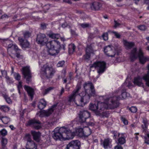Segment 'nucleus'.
Listing matches in <instances>:
<instances>
[{
  "label": "nucleus",
  "instance_id": "nucleus-1",
  "mask_svg": "<svg viewBox=\"0 0 149 149\" xmlns=\"http://www.w3.org/2000/svg\"><path fill=\"white\" fill-rule=\"evenodd\" d=\"M90 113L87 110H83L80 111L79 114V121L81 123H84L87 125L85 127L86 128V130L88 131V132H84V129L82 128H76L75 132L76 135L81 137H87L91 134L92 133V130L89 126H93L95 124L94 123L91 121L88 122L87 121V120L90 117Z\"/></svg>",
  "mask_w": 149,
  "mask_h": 149
},
{
  "label": "nucleus",
  "instance_id": "nucleus-2",
  "mask_svg": "<svg viewBox=\"0 0 149 149\" xmlns=\"http://www.w3.org/2000/svg\"><path fill=\"white\" fill-rule=\"evenodd\" d=\"M90 91L91 92L87 93L86 91H83L79 94L81 97L79 102L80 104L78 106L83 107L85 104L88 103L92 97H95L96 96V93L93 84L91 83L90 84Z\"/></svg>",
  "mask_w": 149,
  "mask_h": 149
},
{
  "label": "nucleus",
  "instance_id": "nucleus-3",
  "mask_svg": "<svg viewBox=\"0 0 149 149\" xmlns=\"http://www.w3.org/2000/svg\"><path fill=\"white\" fill-rule=\"evenodd\" d=\"M147 69L148 71L147 73L145 74L142 77L140 76H138L134 78L133 83L135 85L139 87L143 85V79L146 82V85L149 87V64L148 65Z\"/></svg>",
  "mask_w": 149,
  "mask_h": 149
},
{
  "label": "nucleus",
  "instance_id": "nucleus-4",
  "mask_svg": "<svg viewBox=\"0 0 149 149\" xmlns=\"http://www.w3.org/2000/svg\"><path fill=\"white\" fill-rule=\"evenodd\" d=\"M55 71L52 66L45 64L41 69V72L42 75L47 79L52 77L55 73Z\"/></svg>",
  "mask_w": 149,
  "mask_h": 149
},
{
  "label": "nucleus",
  "instance_id": "nucleus-5",
  "mask_svg": "<svg viewBox=\"0 0 149 149\" xmlns=\"http://www.w3.org/2000/svg\"><path fill=\"white\" fill-rule=\"evenodd\" d=\"M65 127H63L58 128H56L54 130L53 134V138L55 140H60L61 141H65V139L63 135L65 133Z\"/></svg>",
  "mask_w": 149,
  "mask_h": 149
},
{
  "label": "nucleus",
  "instance_id": "nucleus-6",
  "mask_svg": "<svg viewBox=\"0 0 149 149\" xmlns=\"http://www.w3.org/2000/svg\"><path fill=\"white\" fill-rule=\"evenodd\" d=\"M106 64L104 61H97L94 62L90 66L91 68H95L98 69L97 73L99 74L103 73L106 69Z\"/></svg>",
  "mask_w": 149,
  "mask_h": 149
},
{
  "label": "nucleus",
  "instance_id": "nucleus-7",
  "mask_svg": "<svg viewBox=\"0 0 149 149\" xmlns=\"http://www.w3.org/2000/svg\"><path fill=\"white\" fill-rule=\"evenodd\" d=\"M117 51L116 49L111 45L105 46L104 48V54L108 57H114Z\"/></svg>",
  "mask_w": 149,
  "mask_h": 149
},
{
  "label": "nucleus",
  "instance_id": "nucleus-8",
  "mask_svg": "<svg viewBox=\"0 0 149 149\" xmlns=\"http://www.w3.org/2000/svg\"><path fill=\"white\" fill-rule=\"evenodd\" d=\"M22 72L24 78L26 79L27 83H29L31 81V73L29 67L26 66L22 68Z\"/></svg>",
  "mask_w": 149,
  "mask_h": 149
},
{
  "label": "nucleus",
  "instance_id": "nucleus-9",
  "mask_svg": "<svg viewBox=\"0 0 149 149\" xmlns=\"http://www.w3.org/2000/svg\"><path fill=\"white\" fill-rule=\"evenodd\" d=\"M57 104L53 105L47 110H43L40 112L39 116L41 117H48L56 109Z\"/></svg>",
  "mask_w": 149,
  "mask_h": 149
},
{
  "label": "nucleus",
  "instance_id": "nucleus-10",
  "mask_svg": "<svg viewBox=\"0 0 149 149\" xmlns=\"http://www.w3.org/2000/svg\"><path fill=\"white\" fill-rule=\"evenodd\" d=\"M81 143L79 140H72L67 145L66 148L68 149L71 147L72 149H80Z\"/></svg>",
  "mask_w": 149,
  "mask_h": 149
},
{
  "label": "nucleus",
  "instance_id": "nucleus-11",
  "mask_svg": "<svg viewBox=\"0 0 149 149\" xmlns=\"http://www.w3.org/2000/svg\"><path fill=\"white\" fill-rule=\"evenodd\" d=\"M48 42V39L45 35L43 34H40L37 35L36 42L42 45H44Z\"/></svg>",
  "mask_w": 149,
  "mask_h": 149
},
{
  "label": "nucleus",
  "instance_id": "nucleus-12",
  "mask_svg": "<svg viewBox=\"0 0 149 149\" xmlns=\"http://www.w3.org/2000/svg\"><path fill=\"white\" fill-rule=\"evenodd\" d=\"M138 56L139 58L140 64L143 65L147 61H149V58L145 57L142 49H140L139 50Z\"/></svg>",
  "mask_w": 149,
  "mask_h": 149
},
{
  "label": "nucleus",
  "instance_id": "nucleus-13",
  "mask_svg": "<svg viewBox=\"0 0 149 149\" xmlns=\"http://www.w3.org/2000/svg\"><path fill=\"white\" fill-rule=\"evenodd\" d=\"M28 124L36 130H38L41 127L40 122L35 119L30 120L28 122Z\"/></svg>",
  "mask_w": 149,
  "mask_h": 149
},
{
  "label": "nucleus",
  "instance_id": "nucleus-14",
  "mask_svg": "<svg viewBox=\"0 0 149 149\" xmlns=\"http://www.w3.org/2000/svg\"><path fill=\"white\" fill-rule=\"evenodd\" d=\"M26 137L27 139L28 142L26 146L27 149H36V146L34 142L31 139V135L29 134L26 135Z\"/></svg>",
  "mask_w": 149,
  "mask_h": 149
},
{
  "label": "nucleus",
  "instance_id": "nucleus-15",
  "mask_svg": "<svg viewBox=\"0 0 149 149\" xmlns=\"http://www.w3.org/2000/svg\"><path fill=\"white\" fill-rule=\"evenodd\" d=\"M112 140L109 138L105 139L101 144L105 149L110 148L112 146Z\"/></svg>",
  "mask_w": 149,
  "mask_h": 149
},
{
  "label": "nucleus",
  "instance_id": "nucleus-16",
  "mask_svg": "<svg viewBox=\"0 0 149 149\" xmlns=\"http://www.w3.org/2000/svg\"><path fill=\"white\" fill-rule=\"evenodd\" d=\"M46 46L48 49L51 48H54V47L56 46V47L58 48L61 47L60 43L55 40L53 41H50L47 42L46 43Z\"/></svg>",
  "mask_w": 149,
  "mask_h": 149
},
{
  "label": "nucleus",
  "instance_id": "nucleus-17",
  "mask_svg": "<svg viewBox=\"0 0 149 149\" xmlns=\"http://www.w3.org/2000/svg\"><path fill=\"white\" fill-rule=\"evenodd\" d=\"M102 3L97 1L93 2L91 5L90 7L92 10H98L102 7Z\"/></svg>",
  "mask_w": 149,
  "mask_h": 149
},
{
  "label": "nucleus",
  "instance_id": "nucleus-18",
  "mask_svg": "<svg viewBox=\"0 0 149 149\" xmlns=\"http://www.w3.org/2000/svg\"><path fill=\"white\" fill-rule=\"evenodd\" d=\"M119 102L117 100L112 99L110 101V103L108 104V108L110 109H114L119 106Z\"/></svg>",
  "mask_w": 149,
  "mask_h": 149
},
{
  "label": "nucleus",
  "instance_id": "nucleus-19",
  "mask_svg": "<svg viewBox=\"0 0 149 149\" xmlns=\"http://www.w3.org/2000/svg\"><path fill=\"white\" fill-rule=\"evenodd\" d=\"M18 40L22 48H26L30 47V43L27 40H24L21 37L19 38Z\"/></svg>",
  "mask_w": 149,
  "mask_h": 149
},
{
  "label": "nucleus",
  "instance_id": "nucleus-20",
  "mask_svg": "<svg viewBox=\"0 0 149 149\" xmlns=\"http://www.w3.org/2000/svg\"><path fill=\"white\" fill-rule=\"evenodd\" d=\"M123 44L127 49H130L135 46V43L133 42L128 41L126 40H123Z\"/></svg>",
  "mask_w": 149,
  "mask_h": 149
},
{
  "label": "nucleus",
  "instance_id": "nucleus-21",
  "mask_svg": "<svg viewBox=\"0 0 149 149\" xmlns=\"http://www.w3.org/2000/svg\"><path fill=\"white\" fill-rule=\"evenodd\" d=\"M126 136L124 133H121L120 136L118 138L117 143L120 145H123L125 143Z\"/></svg>",
  "mask_w": 149,
  "mask_h": 149
},
{
  "label": "nucleus",
  "instance_id": "nucleus-22",
  "mask_svg": "<svg viewBox=\"0 0 149 149\" xmlns=\"http://www.w3.org/2000/svg\"><path fill=\"white\" fill-rule=\"evenodd\" d=\"M75 135V132L70 130H68L66 127V140L73 139Z\"/></svg>",
  "mask_w": 149,
  "mask_h": 149
},
{
  "label": "nucleus",
  "instance_id": "nucleus-23",
  "mask_svg": "<svg viewBox=\"0 0 149 149\" xmlns=\"http://www.w3.org/2000/svg\"><path fill=\"white\" fill-rule=\"evenodd\" d=\"M97 105L98 106V112H100L101 111L107 109L108 107V104H106L104 103L101 102L100 101L97 102Z\"/></svg>",
  "mask_w": 149,
  "mask_h": 149
},
{
  "label": "nucleus",
  "instance_id": "nucleus-24",
  "mask_svg": "<svg viewBox=\"0 0 149 149\" xmlns=\"http://www.w3.org/2000/svg\"><path fill=\"white\" fill-rule=\"evenodd\" d=\"M137 48H133L132 50L130 55V59L131 61H133L137 58Z\"/></svg>",
  "mask_w": 149,
  "mask_h": 149
},
{
  "label": "nucleus",
  "instance_id": "nucleus-25",
  "mask_svg": "<svg viewBox=\"0 0 149 149\" xmlns=\"http://www.w3.org/2000/svg\"><path fill=\"white\" fill-rule=\"evenodd\" d=\"M24 88L25 90L27 91L28 95L31 97V99L32 100L34 94L33 89L26 85H25Z\"/></svg>",
  "mask_w": 149,
  "mask_h": 149
},
{
  "label": "nucleus",
  "instance_id": "nucleus-26",
  "mask_svg": "<svg viewBox=\"0 0 149 149\" xmlns=\"http://www.w3.org/2000/svg\"><path fill=\"white\" fill-rule=\"evenodd\" d=\"M121 95L122 96L121 98L120 97V96L118 95L116 96V98L119 100L125 99L126 97H129L130 94L129 93L126 92L125 89H124L122 91Z\"/></svg>",
  "mask_w": 149,
  "mask_h": 149
},
{
  "label": "nucleus",
  "instance_id": "nucleus-27",
  "mask_svg": "<svg viewBox=\"0 0 149 149\" xmlns=\"http://www.w3.org/2000/svg\"><path fill=\"white\" fill-rule=\"evenodd\" d=\"M56 46L54 47V48H51L49 49L48 52L49 54L52 56H54L56 55L59 52L58 50H57L58 49H59L60 47L58 48L56 47Z\"/></svg>",
  "mask_w": 149,
  "mask_h": 149
},
{
  "label": "nucleus",
  "instance_id": "nucleus-28",
  "mask_svg": "<svg viewBox=\"0 0 149 149\" xmlns=\"http://www.w3.org/2000/svg\"><path fill=\"white\" fill-rule=\"evenodd\" d=\"M31 133L34 139L36 141H38L40 136V132H37L35 131H31Z\"/></svg>",
  "mask_w": 149,
  "mask_h": 149
},
{
  "label": "nucleus",
  "instance_id": "nucleus-29",
  "mask_svg": "<svg viewBox=\"0 0 149 149\" xmlns=\"http://www.w3.org/2000/svg\"><path fill=\"white\" fill-rule=\"evenodd\" d=\"M89 109L90 110L93 111L98 112L97 102L96 104L95 103L94 104L92 103L90 104L89 105Z\"/></svg>",
  "mask_w": 149,
  "mask_h": 149
},
{
  "label": "nucleus",
  "instance_id": "nucleus-30",
  "mask_svg": "<svg viewBox=\"0 0 149 149\" xmlns=\"http://www.w3.org/2000/svg\"><path fill=\"white\" fill-rule=\"evenodd\" d=\"M81 83H78L76 85L75 88L74 89L72 92L73 93L77 95H79L81 93H79V91L81 89Z\"/></svg>",
  "mask_w": 149,
  "mask_h": 149
},
{
  "label": "nucleus",
  "instance_id": "nucleus-31",
  "mask_svg": "<svg viewBox=\"0 0 149 149\" xmlns=\"http://www.w3.org/2000/svg\"><path fill=\"white\" fill-rule=\"evenodd\" d=\"M68 53L70 55L72 54L75 52L76 46L74 44L69 45L68 46Z\"/></svg>",
  "mask_w": 149,
  "mask_h": 149
},
{
  "label": "nucleus",
  "instance_id": "nucleus-32",
  "mask_svg": "<svg viewBox=\"0 0 149 149\" xmlns=\"http://www.w3.org/2000/svg\"><path fill=\"white\" fill-rule=\"evenodd\" d=\"M0 120L5 124H7L10 121V118L6 116H3L1 113H0Z\"/></svg>",
  "mask_w": 149,
  "mask_h": 149
},
{
  "label": "nucleus",
  "instance_id": "nucleus-33",
  "mask_svg": "<svg viewBox=\"0 0 149 149\" xmlns=\"http://www.w3.org/2000/svg\"><path fill=\"white\" fill-rule=\"evenodd\" d=\"M46 102L44 99H42L39 102L38 107L39 109H42L46 107Z\"/></svg>",
  "mask_w": 149,
  "mask_h": 149
},
{
  "label": "nucleus",
  "instance_id": "nucleus-34",
  "mask_svg": "<svg viewBox=\"0 0 149 149\" xmlns=\"http://www.w3.org/2000/svg\"><path fill=\"white\" fill-rule=\"evenodd\" d=\"M2 76L3 77H4L6 79L8 82L9 83H11L12 82V81L10 80L9 77L7 75V72L5 70H1Z\"/></svg>",
  "mask_w": 149,
  "mask_h": 149
},
{
  "label": "nucleus",
  "instance_id": "nucleus-35",
  "mask_svg": "<svg viewBox=\"0 0 149 149\" xmlns=\"http://www.w3.org/2000/svg\"><path fill=\"white\" fill-rule=\"evenodd\" d=\"M73 80V74L72 72H70L69 73V76L66 77V83L70 84Z\"/></svg>",
  "mask_w": 149,
  "mask_h": 149
},
{
  "label": "nucleus",
  "instance_id": "nucleus-36",
  "mask_svg": "<svg viewBox=\"0 0 149 149\" xmlns=\"http://www.w3.org/2000/svg\"><path fill=\"white\" fill-rule=\"evenodd\" d=\"M111 133L113 134V139L114 140L117 139H118L117 137L118 138L121 135V134L115 130L112 131L111 132Z\"/></svg>",
  "mask_w": 149,
  "mask_h": 149
},
{
  "label": "nucleus",
  "instance_id": "nucleus-37",
  "mask_svg": "<svg viewBox=\"0 0 149 149\" xmlns=\"http://www.w3.org/2000/svg\"><path fill=\"white\" fill-rule=\"evenodd\" d=\"M49 37L52 39H59L60 37L59 34L51 33L48 34Z\"/></svg>",
  "mask_w": 149,
  "mask_h": 149
},
{
  "label": "nucleus",
  "instance_id": "nucleus-38",
  "mask_svg": "<svg viewBox=\"0 0 149 149\" xmlns=\"http://www.w3.org/2000/svg\"><path fill=\"white\" fill-rule=\"evenodd\" d=\"M0 109L5 112H7L10 110V108L6 105H0Z\"/></svg>",
  "mask_w": 149,
  "mask_h": 149
},
{
  "label": "nucleus",
  "instance_id": "nucleus-39",
  "mask_svg": "<svg viewBox=\"0 0 149 149\" xmlns=\"http://www.w3.org/2000/svg\"><path fill=\"white\" fill-rule=\"evenodd\" d=\"M8 143V139L2 137L1 139V146H6Z\"/></svg>",
  "mask_w": 149,
  "mask_h": 149
},
{
  "label": "nucleus",
  "instance_id": "nucleus-40",
  "mask_svg": "<svg viewBox=\"0 0 149 149\" xmlns=\"http://www.w3.org/2000/svg\"><path fill=\"white\" fill-rule=\"evenodd\" d=\"M77 95L72 92V94L69 97V101L70 102L74 101L75 97Z\"/></svg>",
  "mask_w": 149,
  "mask_h": 149
},
{
  "label": "nucleus",
  "instance_id": "nucleus-41",
  "mask_svg": "<svg viewBox=\"0 0 149 149\" xmlns=\"http://www.w3.org/2000/svg\"><path fill=\"white\" fill-rule=\"evenodd\" d=\"M93 52V50L91 45H88L86 50V52L91 54Z\"/></svg>",
  "mask_w": 149,
  "mask_h": 149
},
{
  "label": "nucleus",
  "instance_id": "nucleus-42",
  "mask_svg": "<svg viewBox=\"0 0 149 149\" xmlns=\"http://www.w3.org/2000/svg\"><path fill=\"white\" fill-rule=\"evenodd\" d=\"M143 122L144 125H141V127L143 130V131L146 132L148 128V122L144 120Z\"/></svg>",
  "mask_w": 149,
  "mask_h": 149
},
{
  "label": "nucleus",
  "instance_id": "nucleus-43",
  "mask_svg": "<svg viewBox=\"0 0 149 149\" xmlns=\"http://www.w3.org/2000/svg\"><path fill=\"white\" fill-rule=\"evenodd\" d=\"M23 34L24 38L25 39H27L31 36V33L28 31H26L24 32Z\"/></svg>",
  "mask_w": 149,
  "mask_h": 149
},
{
  "label": "nucleus",
  "instance_id": "nucleus-44",
  "mask_svg": "<svg viewBox=\"0 0 149 149\" xmlns=\"http://www.w3.org/2000/svg\"><path fill=\"white\" fill-rule=\"evenodd\" d=\"M3 97L5 99L6 102L8 104H11L12 103V101L10 97L7 95H4Z\"/></svg>",
  "mask_w": 149,
  "mask_h": 149
},
{
  "label": "nucleus",
  "instance_id": "nucleus-45",
  "mask_svg": "<svg viewBox=\"0 0 149 149\" xmlns=\"http://www.w3.org/2000/svg\"><path fill=\"white\" fill-rule=\"evenodd\" d=\"M108 34L107 32L104 33L101 37L105 41L107 40L108 39Z\"/></svg>",
  "mask_w": 149,
  "mask_h": 149
},
{
  "label": "nucleus",
  "instance_id": "nucleus-46",
  "mask_svg": "<svg viewBox=\"0 0 149 149\" xmlns=\"http://www.w3.org/2000/svg\"><path fill=\"white\" fill-rule=\"evenodd\" d=\"M13 45L12 44H10L8 45V52L9 54H10V53H12V51L13 49Z\"/></svg>",
  "mask_w": 149,
  "mask_h": 149
},
{
  "label": "nucleus",
  "instance_id": "nucleus-47",
  "mask_svg": "<svg viewBox=\"0 0 149 149\" xmlns=\"http://www.w3.org/2000/svg\"><path fill=\"white\" fill-rule=\"evenodd\" d=\"M120 120L124 125H127L128 124V121L125 118L121 116L120 118Z\"/></svg>",
  "mask_w": 149,
  "mask_h": 149
},
{
  "label": "nucleus",
  "instance_id": "nucleus-48",
  "mask_svg": "<svg viewBox=\"0 0 149 149\" xmlns=\"http://www.w3.org/2000/svg\"><path fill=\"white\" fill-rule=\"evenodd\" d=\"M80 26L83 28L89 27L90 26V24L88 23H84L80 24Z\"/></svg>",
  "mask_w": 149,
  "mask_h": 149
},
{
  "label": "nucleus",
  "instance_id": "nucleus-49",
  "mask_svg": "<svg viewBox=\"0 0 149 149\" xmlns=\"http://www.w3.org/2000/svg\"><path fill=\"white\" fill-rule=\"evenodd\" d=\"M53 88L52 87H49L47 89H46L45 91H44L43 93V94L44 95H45L47 93H48L49 91H50L51 90L53 89Z\"/></svg>",
  "mask_w": 149,
  "mask_h": 149
},
{
  "label": "nucleus",
  "instance_id": "nucleus-50",
  "mask_svg": "<svg viewBox=\"0 0 149 149\" xmlns=\"http://www.w3.org/2000/svg\"><path fill=\"white\" fill-rule=\"evenodd\" d=\"M129 110L131 112L135 113L137 111V108L135 107L132 106L129 108Z\"/></svg>",
  "mask_w": 149,
  "mask_h": 149
},
{
  "label": "nucleus",
  "instance_id": "nucleus-51",
  "mask_svg": "<svg viewBox=\"0 0 149 149\" xmlns=\"http://www.w3.org/2000/svg\"><path fill=\"white\" fill-rule=\"evenodd\" d=\"M137 28L139 29L142 31H145L146 28V26L144 25H139Z\"/></svg>",
  "mask_w": 149,
  "mask_h": 149
},
{
  "label": "nucleus",
  "instance_id": "nucleus-52",
  "mask_svg": "<svg viewBox=\"0 0 149 149\" xmlns=\"http://www.w3.org/2000/svg\"><path fill=\"white\" fill-rule=\"evenodd\" d=\"M91 56V54L86 52L85 54L83 56L84 59L85 60L88 59Z\"/></svg>",
  "mask_w": 149,
  "mask_h": 149
},
{
  "label": "nucleus",
  "instance_id": "nucleus-53",
  "mask_svg": "<svg viewBox=\"0 0 149 149\" xmlns=\"http://www.w3.org/2000/svg\"><path fill=\"white\" fill-rule=\"evenodd\" d=\"M121 24L120 23L118 22L117 21L114 20V25H113V27L114 29L120 26Z\"/></svg>",
  "mask_w": 149,
  "mask_h": 149
},
{
  "label": "nucleus",
  "instance_id": "nucleus-54",
  "mask_svg": "<svg viewBox=\"0 0 149 149\" xmlns=\"http://www.w3.org/2000/svg\"><path fill=\"white\" fill-rule=\"evenodd\" d=\"M65 62L64 61H59L57 65V67H62L64 65Z\"/></svg>",
  "mask_w": 149,
  "mask_h": 149
},
{
  "label": "nucleus",
  "instance_id": "nucleus-55",
  "mask_svg": "<svg viewBox=\"0 0 149 149\" xmlns=\"http://www.w3.org/2000/svg\"><path fill=\"white\" fill-rule=\"evenodd\" d=\"M112 33L114 34L116 38H120V35L117 32L113 31H112Z\"/></svg>",
  "mask_w": 149,
  "mask_h": 149
},
{
  "label": "nucleus",
  "instance_id": "nucleus-56",
  "mask_svg": "<svg viewBox=\"0 0 149 149\" xmlns=\"http://www.w3.org/2000/svg\"><path fill=\"white\" fill-rule=\"evenodd\" d=\"M1 135L3 136H5L7 134V131L4 129H3L1 132Z\"/></svg>",
  "mask_w": 149,
  "mask_h": 149
},
{
  "label": "nucleus",
  "instance_id": "nucleus-57",
  "mask_svg": "<svg viewBox=\"0 0 149 149\" xmlns=\"http://www.w3.org/2000/svg\"><path fill=\"white\" fill-rule=\"evenodd\" d=\"M14 77L17 80H20L21 76L18 73H15L14 74Z\"/></svg>",
  "mask_w": 149,
  "mask_h": 149
},
{
  "label": "nucleus",
  "instance_id": "nucleus-58",
  "mask_svg": "<svg viewBox=\"0 0 149 149\" xmlns=\"http://www.w3.org/2000/svg\"><path fill=\"white\" fill-rule=\"evenodd\" d=\"M16 57L19 59H22L23 58L22 56L20 54L19 52H16Z\"/></svg>",
  "mask_w": 149,
  "mask_h": 149
},
{
  "label": "nucleus",
  "instance_id": "nucleus-59",
  "mask_svg": "<svg viewBox=\"0 0 149 149\" xmlns=\"http://www.w3.org/2000/svg\"><path fill=\"white\" fill-rule=\"evenodd\" d=\"M117 144V145L114 147V149H123V147L121 146V145L118 143Z\"/></svg>",
  "mask_w": 149,
  "mask_h": 149
},
{
  "label": "nucleus",
  "instance_id": "nucleus-60",
  "mask_svg": "<svg viewBox=\"0 0 149 149\" xmlns=\"http://www.w3.org/2000/svg\"><path fill=\"white\" fill-rule=\"evenodd\" d=\"M9 41V40L8 39H2L0 38V42L2 43H4L5 42H6Z\"/></svg>",
  "mask_w": 149,
  "mask_h": 149
},
{
  "label": "nucleus",
  "instance_id": "nucleus-61",
  "mask_svg": "<svg viewBox=\"0 0 149 149\" xmlns=\"http://www.w3.org/2000/svg\"><path fill=\"white\" fill-rule=\"evenodd\" d=\"M10 17V16L9 15H8L5 14L1 16L0 17V19H4L6 18H8Z\"/></svg>",
  "mask_w": 149,
  "mask_h": 149
},
{
  "label": "nucleus",
  "instance_id": "nucleus-62",
  "mask_svg": "<svg viewBox=\"0 0 149 149\" xmlns=\"http://www.w3.org/2000/svg\"><path fill=\"white\" fill-rule=\"evenodd\" d=\"M102 115L103 117H108L109 114L107 111H103L102 112Z\"/></svg>",
  "mask_w": 149,
  "mask_h": 149
},
{
  "label": "nucleus",
  "instance_id": "nucleus-63",
  "mask_svg": "<svg viewBox=\"0 0 149 149\" xmlns=\"http://www.w3.org/2000/svg\"><path fill=\"white\" fill-rule=\"evenodd\" d=\"M145 143L149 145V139L145 137L144 138Z\"/></svg>",
  "mask_w": 149,
  "mask_h": 149
},
{
  "label": "nucleus",
  "instance_id": "nucleus-64",
  "mask_svg": "<svg viewBox=\"0 0 149 149\" xmlns=\"http://www.w3.org/2000/svg\"><path fill=\"white\" fill-rule=\"evenodd\" d=\"M13 47L12 50H15L16 52H17V51L19 50L17 46L16 45H14Z\"/></svg>",
  "mask_w": 149,
  "mask_h": 149
}]
</instances>
